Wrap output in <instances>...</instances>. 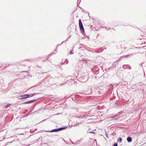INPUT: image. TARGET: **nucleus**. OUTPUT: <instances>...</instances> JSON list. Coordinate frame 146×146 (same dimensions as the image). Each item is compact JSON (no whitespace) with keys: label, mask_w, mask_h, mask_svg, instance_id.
Instances as JSON below:
<instances>
[{"label":"nucleus","mask_w":146,"mask_h":146,"mask_svg":"<svg viewBox=\"0 0 146 146\" xmlns=\"http://www.w3.org/2000/svg\"><path fill=\"white\" fill-rule=\"evenodd\" d=\"M79 27L81 32L82 33H84V30L81 20L80 19L79 20Z\"/></svg>","instance_id":"1"},{"label":"nucleus","mask_w":146,"mask_h":146,"mask_svg":"<svg viewBox=\"0 0 146 146\" xmlns=\"http://www.w3.org/2000/svg\"><path fill=\"white\" fill-rule=\"evenodd\" d=\"M65 127H62L58 128V129H53L50 131H47V132H58L59 131L62 130H63L64 129H65Z\"/></svg>","instance_id":"2"},{"label":"nucleus","mask_w":146,"mask_h":146,"mask_svg":"<svg viewBox=\"0 0 146 146\" xmlns=\"http://www.w3.org/2000/svg\"><path fill=\"white\" fill-rule=\"evenodd\" d=\"M30 96L29 94H25L24 95H22L19 96V99H23L27 98Z\"/></svg>","instance_id":"3"},{"label":"nucleus","mask_w":146,"mask_h":146,"mask_svg":"<svg viewBox=\"0 0 146 146\" xmlns=\"http://www.w3.org/2000/svg\"><path fill=\"white\" fill-rule=\"evenodd\" d=\"M36 100V99L30 100L29 101H28L25 102L24 103V104H29V103H33L34 102H35Z\"/></svg>","instance_id":"4"},{"label":"nucleus","mask_w":146,"mask_h":146,"mask_svg":"<svg viewBox=\"0 0 146 146\" xmlns=\"http://www.w3.org/2000/svg\"><path fill=\"white\" fill-rule=\"evenodd\" d=\"M127 140L128 142H131L132 139L131 137H129L127 138Z\"/></svg>","instance_id":"5"},{"label":"nucleus","mask_w":146,"mask_h":146,"mask_svg":"<svg viewBox=\"0 0 146 146\" xmlns=\"http://www.w3.org/2000/svg\"><path fill=\"white\" fill-rule=\"evenodd\" d=\"M57 47L55 49L54 51V53H53V54H55L56 53V52H57ZM52 54H53L51 53L50 55V56H51L52 55Z\"/></svg>","instance_id":"6"},{"label":"nucleus","mask_w":146,"mask_h":146,"mask_svg":"<svg viewBox=\"0 0 146 146\" xmlns=\"http://www.w3.org/2000/svg\"><path fill=\"white\" fill-rule=\"evenodd\" d=\"M78 119L77 118H75V119L76 120V123H75V125H77L78 124H79L80 123V122H77V119Z\"/></svg>","instance_id":"7"},{"label":"nucleus","mask_w":146,"mask_h":146,"mask_svg":"<svg viewBox=\"0 0 146 146\" xmlns=\"http://www.w3.org/2000/svg\"><path fill=\"white\" fill-rule=\"evenodd\" d=\"M33 94L30 95V96L29 97H32V96H35V95L37 94Z\"/></svg>","instance_id":"8"},{"label":"nucleus","mask_w":146,"mask_h":146,"mask_svg":"<svg viewBox=\"0 0 146 146\" xmlns=\"http://www.w3.org/2000/svg\"><path fill=\"white\" fill-rule=\"evenodd\" d=\"M122 141V139L121 138H119V140H118L117 141L119 142H121Z\"/></svg>","instance_id":"9"},{"label":"nucleus","mask_w":146,"mask_h":146,"mask_svg":"<svg viewBox=\"0 0 146 146\" xmlns=\"http://www.w3.org/2000/svg\"><path fill=\"white\" fill-rule=\"evenodd\" d=\"M70 54H73V53L72 52V51H71L69 52Z\"/></svg>","instance_id":"10"},{"label":"nucleus","mask_w":146,"mask_h":146,"mask_svg":"<svg viewBox=\"0 0 146 146\" xmlns=\"http://www.w3.org/2000/svg\"><path fill=\"white\" fill-rule=\"evenodd\" d=\"M129 55H124L123 56L124 57H127L128 56H129V55Z\"/></svg>","instance_id":"11"},{"label":"nucleus","mask_w":146,"mask_h":146,"mask_svg":"<svg viewBox=\"0 0 146 146\" xmlns=\"http://www.w3.org/2000/svg\"><path fill=\"white\" fill-rule=\"evenodd\" d=\"M113 146H117V144L116 143L114 144Z\"/></svg>","instance_id":"12"},{"label":"nucleus","mask_w":146,"mask_h":146,"mask_svg":"<svg viewBox=\"0 0 146 146\" xmlns=\"http://www.w3.org/2000/svg\"><path fill=\"white\" fill-rule=\"evenodd\" d=\"M117 116V115H115L113 116H112L111 117L112 118H113L114 117H116Z\"/></svg>","instance_id":"13"},{"label":"nucleus","mask_w":146,"mask_h":146,"mask_svg":"<svg viewBox=\"0 0 146 146\" xmlns=\"http://www.w3.org/2000/svg\"><path fill=\"white\" fill-rule=\"evenodd\" d=\"M9 104H7V106H5V107H9Z\"/></svg>","instance_id":"14"},{"label":"nucleus","mask_w":146,"mask_h":146,"mask_svg":"<svg viewBox=\"0 0 146 146\" xmlns=\"http://www.w3.org/2000/svg\"><path fill=\"white\" fill-rule=\"evenodd\" d=\"M90 133H94V132H90Z\"/></svg>","instance_id":"15"},{"label":"nucleus","mask_w":146,"mask_h":146,"mask_svg":"<svg viewBox=\"0 0 146 146\" xmlns=\"http://www.w3.org/2000/svg\"><path fill=\"white\" fill-rule=\"evenodd\" d=\"M60 45V44H58L57 45V46H59Z\"/></svg>","instance_id":"16"},{"label":"nucleus","mask_w":146,"mask_h":146,"mask_svg":"<svg viewBox=\"0 0 146 146\" xmlns=\"http://www.w3.org/2000/svg\"><path fill=\"white\" fill-rule=\"evenodd\" d=\"M72 143H73V144H74V143L73 142H72Z\"/></svg>","instance_id":"17"},{"label":"nucleus","mask_w":146,"mask_h":146,"mask_svg":"<svg viewBox=\"0 0 146 146\" xmlns=\"http://www.w3.org/2000/svg\"><path fill=\"white\" fill-rule=\"evenodd\" d=\"M12 142H9V143H11Z\"/></svg>","instance_id":"18"},{"label":"nucleus","mask_w":146,"mask_h":146,"mask_svg":"<svg viewBox=\"0 0 146 146\" xmlns=\"http://www.w3.org/2000/svg\"><path fill=\"white\" fill-rule=\"evenodd\" d=\"M80 0V1H81V0Z\"/></svg>","instance_id":"19"}]
</instances>
